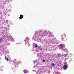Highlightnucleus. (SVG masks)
Here are the masks:
<instances>
[{"instance_id":"nucleus-1","label":"nucleus","mask_w":74,"mask_h":74,"mask_svg":"<svg viewBox=\"0 0 74 74\" xmlns=\"http://www.w3.org/2000/svg\"><path fill=\"white\" fill-rule=\"evenodd\" d=\"M63 45H64V44H60L59 45V47H60V48H63Z\"/></svg>"},{"instance_id":"nucleus-2","label":"nucleus","mask_w":74,"mask_h":74,"mask_svg":"<svg viewBox=\"0 0 74 74\" xmlns=\"http://www.w3.org/2000/svg\"><path fill=\"white\" fill-rule=\"evenodd\" d=\"M63 69L64 70H66L67 69V66L66 65H64L63 67Z\"/></svg>"},{"instance_id":"nucleus-3","label":"nucleus","mask_w":74,"mask_h":74,"mask_svg":"<svg viewBox=\"0 0 74 74\" xmlns=\"http://www.w3.org/2000/svg\"><path fill=\"white\" fill-rule=\"evenodd\" d=\"M22 18H23V16L22 14H21L19 17V19H22Z\"/></svg>"},{"instance_id":"nucleus-4","label":"nucleus","mask_w":74,"mask_h":74,"mask_svg":"<svg viewBox=\"0 0 74 74\" xmlns=\"http://www.w3.org/2000/svg\"><path fill=\"white\" fill-rule=\"evenodd\" d=\"M3 41V38H0V43L1 42V41Z\"/></svg>"},{"instance_id":"nucleus-5","label":"nucleus","mask_w":74,"mask_h":74,"mask_svg":"<svg viewBox=\"0 0 74 74\" xmlns=\"http://www.w3.org/2000/svg\"><path fill=\"white\" fill-rule=\"evenodd\" d=\"M5 60H6L7 61H8V58H6V57H5Z\"/></svg>"},{"instance_id":"nucleus-6","label":"nucleus","mask_w":74,"mask_h":74,"mask_svg":"<svg viewBox=\"0 0 74 74\" xmlns=\"http://www.w3.org/2000/svg\"><path fill=\"white\" fill-rule=\"evenodd\" d=\"M24 73H25V74H26V73H27V72L26 71V70H24Z\"/></svg>"},{"instance_id":"nucleus-7","label":"nucleus","mask_w":74,"mask_h":74,"mask_svg":"<svg viewBox=\"0 0 74 74\" xmlns=\"http://www.w3.org/2000/svg\"><path fill=\"white\" fill-rule=\"evenodd\" d=\"M35 47H36V48H37V47H38V45L36 44Z\"/></svg>"},{"instance_id":"nucleus-8","label":"nucleus","mask_w":74,"mask_h":74,"mask_svg":"<svg viewBox=\"0 0 74 74\" xmlns=\"http://www.w3.org/2000/svg\"><path fill=\"white\" fill-rule=\"evenodd\" d=\"M63 56H64V57H66V56H67V54H64Z\"/></svg>"},{"instance_id":"nucleus-9","label":"nucleus","mask_w":74,"mask_h":74,"mask_svg":"<svg viewBox=\"0 0 74 74\" xmlns=\"http://www.w3.org/2000/svg\"><path fill=\"white\" fill-rule=\"evenodd\" d=\"M42 60L43 62H45V60Z\"/></svg>"},{"instance_id":"nucleus-10","label":"nucleus","mask_w":74,"mask_h":74,"mask_svg":"<svg viewBox=\"0 0 74 74\" xmlns=\"http://www.w3.org/2000/svg\"><path fill=\"white\" fill-rule=\"evenodd\" d=\"M66 58L65 59V60H64V62H66Z\"/></svg>"},{"instance_id":"nucleus-11","label":"nucleus","mask_w":74,"mask_h":74,"mask_svg":"<svg viewBox=\"0 0 74 74\" xmlns=\"http://www.w3.org/2000/svg\"><path fill=\"white\" fill-rule=\"evenodd\" d=\"M52 65H55V64H52Z\"/></svg>"},{"instance_id":"nucleus-12","label":"nucleus","mask_w":74,"mask_h":74,"mask_svg":"<svg viewBox=\"0 0 74 74\" xmlns=\"http://www.w3.org/2000/svg\"><path fill=\"white\" fill-rule=\"evenodd\" d=\"M55 66V65H52V66H53H53Z\"/></svg>"},{"instance_id":"nucleus-13","label":"nucleus","mask_w":74,"mask_h":74,"mask_svg":"<svg viewBox=\"0 0 74 74\" xmlns=\"http://www.w3.org/2000/svg\"><path fill=\"white\" fill-rule=\"evenodd\" d=\"M67 63H66V64H65V65H67Z\"/></svg>"}]
</instances>
